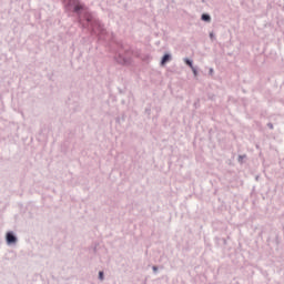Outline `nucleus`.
<instances>
[{"instance_id":"f03ea898","label":"nucleus","mask_w":284,"mask_h":284,"mask_svg":"<svg viewBox=\"0 0 284 284\" xmlns=\"http://www.w3.org/2000/svg\"><path fill=\"white\" fill-rule=\"evenodd\" d=\"M169 61H172V54L170 53H165L163 57H162V60H161V65H165V63H169Z\"/></svg>"},{"instance_id":"423d86ee","label":"nucleus","mask_w":284,"mask_h":284,"mask_svg":"<svg viewBox=\"0 0 284 284\" xmlns=\"http://www.w3.org/2000/svg\"><path fill=\"white\" fill-rule=\"evenodd\" d=\"M83 9L81 4L74 7V12H80Z\"/></svg>"},{"instance_id":"9b49d317","label":"nucleus","mask_w":284,"mask_h":284,"mask_svg":"<svg viewBox=\"0 0 284 284\" xmlns=\"http://www.w3.org/2000/svg\"><path fill=\"white\" fill-rule=\"evenodd\" d=\"M267 128H268L270 130H274V124L267 123Z\"/></svg>"},{"instance_id":"ddd939ff","label":"nucleus","mask_w":284,"mask_h":284,"mask_svg":"<svg viewBox=\"0 0 284 284\" xmlns=\"http://www.w3.org/2000/svg\"><path fill=\"white\" fill-rule=\"evenodd\" d=\"M153 270L156 271V266H154Z\"/></svg>"},{"instance_id":"9d476101","label":"nucleus","mask_w":284,"mask_h":284,"mask_svg":"<svg viewBox=\"0 0 284 284\" xmlns=\"http://www.w3.org/2000/svg\"><path fill=\"white\" fill-rule=\"evenodd\" d=\"M99 278H100V281H103V271H100Z\"/></svg>"},{"instance_id":"0eeeda50","label":"nucleus","mask_w":284,"mask_h":284,"mask_svg":"<svg viewBox=\"0 0 284 284\" xmlns=\"http://www.w3.org/2000/svg\"><path fill=\"white\" fill-rule=\"evenodd\" d=\"M118 63L125 64V63H128V60H125V59H119V60H118Z\"/></svg>"},{"instance_id":"20e7f679","label":"nucleus","mask_w":284,"mask_h":284,"mask_svg":"<svg viewBox=\"0 0 284 284\" xmlns=\"http://www.w3.org/2000/svg\"><path fill=\"white\" fill-rule=\"evenodd\" d=\"M201 19H202V21H205L206 23H210V21H212V17H210V14H207V13H203Z\"/></svg>"},{"instance_id":"f8f14e48","label":"nucleus","mask_w":284,"mask_h":284,"mask_svg":"<svg viewBox=\"0 0 284 284\" xmlns=\"http://www.w3.org/2000/svg\"><path fill=\"white\" fill-rule=\"evenodd\" d=\"M209 74H211V75L214 74V69L211 68L209 71Z\"/></svg>"},{"instance_id":"6e6552de","label":"nucleus","mask_w":284,"mask_h":284,"mask_svg":"<svg viewBox=\"0 0 284 284\" xmlns=\"http://www.w3.org/2000/svg\"><path fill=\"white\" fill-rule=\"evenodd\" d=\"M210 39H211V41H214L216 39V36H214V32L210 33Z\"/></svg>"},{"instance_id":"1a4fd4ad","label":"nucleus","mask_w":284,"mask_h":284,"mask_svg":"<svg viewBox=\"0 0 284 284\" xmlns=\"http://www.w3.org/2000/svg\"><path fill=\"white\" fill-rule=\"evenodd\" d=\"M191 70L193 72L194 77H196L199 74V72L196 71V68L192 67Z\"/></svg>"},{"instance_id":"f257e3e1","label":"nucleus","mask_w":284,"mask_h":284,"mask_svg":"<svg viewBox=\"0 0 284 284\" xmlns=\"http://www.w3.org/2000/svg\"><path fill=\"white\" fill-rule=\"evenodd\" d=\"M87 21L90 23V26L92 28V32H94L95 34H99V32H101L103 30L101 22H99L93 17H87Z\"/></svg>"},{"instance_id":"39448f33","label":"nucleus","mask_w":284,"mask_h":284,"mask_svg":"<svg viewBox=\"0 0 284 284\" xmlns=\"http://www.w3.org/2000/svg\"><path fill=\"white\" fill-rule=\"evenodd\" d=\"M184 62L186 63V65H190L191 69L194 68V65L192 64V60L185 58Z\"/></svg>"},{"instance_id":"7ed1b4c3","label":"nucleus","mask_w":284,"mask_h":284,"mask_svg":"<svg viewBox=\"0 0 284 284\" xmlns=\"http://www.w3.org/2000/svg\"><path fill=\"white\" fill-rule=\"evenodd\" d=\"M7 243H17V237L12 233L7 234Z\"/></svg>"}]
</instances>
